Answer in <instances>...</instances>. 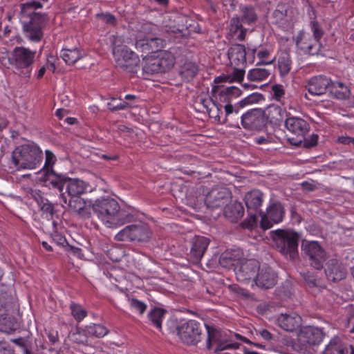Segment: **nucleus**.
<instances>
[{
  "mask_svg": "<svg viewBox=\"0 0 354 354\" xmlns=\"http://www.w3.org/2000/svg\"><path fill=\"white\" fill-rule=\"evenodd\" d=\"M254 281L260 288H271L277 283V274L270 267L263 266L259 268Z\"/></svg>",
  "mask_w": 354,
  "mask_h": 354,
  "instance_id": "nucleus-24",
  "label": "nucleus"
},
{
  "mask_svg": "<svg viewBox=\"0 0 354 354\" xmlns=\"http://www.w3.org/2000/svg\"><path fill=\"white\" fill-rule=\"evenodd\" d=\"M263 99V95L258 93H254L245 97L235 105L227 104L224 106L227 120L232 119L233 113L238 114L239 111L246 106L259 102Z\"/></svg>",
  "mask_w": 354,
  "mask_h": 354,
  "instance_id": "nucleus-23",
  "label": "nucleus"
},
{
  "mask_svg": "<svg viewBox=\"0 0 354 354\" xmlns=\"http://www.w3.org/2000/svg\"><path fill=\"white\" fill-rule=\"evenodd\" d=\"M259 268V262L254 259H250L242 262L235 269L236 279L243 283L248 282L251 279L254 281Z\"/></svg>",
  "mask_w": 354,
  "mask_h": 354,
  "instance_id": "nucleus-20",
  "label": "nucleus"
},
{
  "mask_svg": "<svg viewBox=\"0 0 354 354\" xmlns=\"http://www.w3.org/2000/svg\"><path fill=\"white\" fill-rule=\"evenodd\" d=\"M263 112L266 122L269 121L271 124H279L283 120L287 113L285 109L276 104L269 105L263 110Z\"/></svg>",
  "mask_w": 354,
  "mask_h": 354,
  "instance_id": "nucleus-32",
  "label": "nucleus"
},
{
  "mask_svg": "<svg viewBox=\"0 0 354 354\" xmlns=\"http://www.w3.org/2000/svg\"><path fill=\"white\" fill-rule=\"evenodd\" d=\"M285 214V209L280 202H274L267 208L266 214L261 216V226L264 230L272 227L274 223L282 221Z\"/></svg>",
  "mask_w": 354,
  "mask_h": 354,
  "instance_id": "nucleus-18",
  "label": "nucleus"
},
{
  "mask_svg": "<svg viewBox=\"0 0 354 354\" xmlns=\"http://www.w3.org/2000/svg\"><path fill=\"white\" fill-rule=\"evenodd\" d=\"M12 342L18 345L22 349L24 354H30L26 345L27 341L24 338L19 337L13 339H12Z\"/></svg>",
  "mask_w": 354,
  "mask_h": 354,
  "instance_id": "nucleus-61",
  "label": "nucleus"
},
{
  "mask_svg": "<svg viewBox=\"0 0 354 354\" xmlns=\"http://www.w3.org/2000/svg\"><path fill=\"white\" fill-rule=\"evenodd\" d=\"M302 247L310 264L315 269L321 270L326 259V254L322 247L317 241L307 242Z\"/></svg>",
  "mask_w": 354,
  "mask_h": 354,
  "instance_id": "nucleus-15",
  "label": "nucleus"
},
{
  "mask_svg": "<svg viewBox=\"0 0 354 354\" xmlns=\"http://www.w3.org/2000/svg\"><path fill=\"white\" fill-rule=\"evenodd\" d=\"M286 129L292 135L287 136V140L292 145L300 146L304 136L310 129L309 124L304 119L299 117H289L285 120Z\"/></svg>",
  "mask_w": 354,
  "mask_h": 354,
  "instance_id": "nucleus-10",
  "label": "nucleus"
},
{
  "mask_svg": "<svg viewBox=\"0 0 354 354\" xmlns=\"http://www.w3.org/2000/svg\"><path fill=\"white\" fill-rule=\"evenodd\" d=\"M42 3L39 1L31 0L24 3L21 4V17L28 18L35 15H41L39 12H36L35 10L41 8Z\"/></svg>",
  "mask_w": 354,
  "mask_h": 354,
  "instance_id": "nucleus-38",
  "label": "nucleus"
},
{
  "mask_svg": "<svg viewBox=\"0 0 354 354\" xmlns=\"http://www.w3.org/2000/svg\"><path fill=\"white\" fill-rule=\"evenodd\" d=\"M12 159L18 169H34L41 165L43 153L35 145H23L12 152Z\"/></svg>",
  "mask_w": 354,
  "mask_h": 354,
  "instance_id": "nucleus-3",
  "label": "nucleus"
},
{
  "mask_svg": "<svg viewBox=\"0 0 354 354\" xmlns=\"http://www.w3.org/2000/svg\"><path fill=\"white\" fill-rule=\"evenodd\" d=\"M274 97L276 100L280 101L285 95L283 87L281 84H274L272 86Z\"/></svg>",
  "mask_w": 354,
  "mask_h": 354,
  "instance_id": "nucleus-58",
  "label": "nucleus"
},
{
  "mask_svg": "<svg viewBox=\"0 0 354 354\" xmlns=\"http://www.w3.org/2000/svg\"><path fill=\"white\" fill-rule=\"evenodd\" d=\"M92 209L102 223L109 228H117L127 222L124 214L120 211L119 203L109 196L96 199Z\"/></svg>",
  "mask_w": 354,
  "mask_h": 354,
  "instance_id": "nucleus-1",
  "label": "nucleus"
},
{
  "mask_svg": "<svg viewBox=\"0 0 354 354\" xmlns=\"http://www.w3.org/2000/svg\"><path fill=\"white\" fill-rule=\"evenodd\" d=\"M303 279L310 287H315L317 286V279L315 276L308 272L302 274Z\"/></svg>",
  "mask_w": 354,
  "mask_h": 354,
  "instance_id": "nucleus-60",
  "label": "nucleus"
},
{
  "mask_svg": "<svg viewBox=\"0 0 354 354\" xmlns=\"http://www.w3.org/2000/svg\"><path fill=\"white\" fill-rule=\"evenodd\" d=\"M70 197L71 198L66 203L69 207L80 216L88 218L90 216V212L86 206L84 200L80 196Z\"/></svg>",
  "mask_w": 354,
  "mask_h": 354,
  "instance_id": "nucleus-37",
  "label": "nucleus"
},
{
  "mask_svg": "<svg viewBox=\"0 0 354 354\" xmlns=\"http://www.w3.org/2000/svg\"><path fill=\"white\" fill-rule=\"evenodd\" d=\"M198 66L196 64L189 62L185 63L180 68V75L187 82L191 81L197 74Z\"/></svg>",
  "mask_w": 354,
  "mask_h": 354,
  "instance_id": "nucleus-42",
  "label": "nucleus"
},
{
  "mask_svg": "<svg viewBox=\"0 0 354 354\" xmlns=\"http://www.w3.org/2000/svg\"><path fill=\"white\" fill-rule=\"evenodd\" d=\"M176 332L180 341L187 346H198L205 337L202 324L194 319L178 325Z\"/></svg>",
  "mask_w": 354,
  "mask_h": 354,
  "instance_id": "nucleus-7",
  "label": "nucleus"
},
{
  "mask_svg": "<svg viewBox=\"0 0 354 354\" xmlns=\"http://www.w3.org/2000/svg\"><path fill=\"white\" fill-rule=\"evenodd\" d=\"M337 142L343 145H353L354 146V138L348 136H340L337 138Z\"/></svg>",
  "mask_w": 354,
  "mask_h": 354,
  "instance_id": "nucleus-64",
  "label": "nucleus"
},
{
  "mask_svg": "<svg viewBox=\"0 0 354 354\" xmlns=\"http://www.w3.org/2000/svg\"><path fill=\"white\" fill-rule=\"evenodd\" d=\"M297 48L304 54L309 55H317L321 44L312 35L304 30L299 31L293 38Z\"/></svg>",
  "mask_w": 354,
  "mask_h": 354,
  "instance_id": "nucleus-17",
  "label": "nucleus"
},
{
  "mask_svg": "<svg viewBox=\"0 0 354 354\" xmlns=\"http://www.w3.org/2000/svg\"><path fill=\"white\" fill-rule=\"evenodd\" d=\"M18 327L17 323L13 318L4 317L0 320V330L3 333H10Z\"/></svg>",
  "mask_w": 354,
  "mask_h": 354,
  "instance_id": "nucleus-48",
  "label": "nucleus"
},
{
  "mask_svg": "<svg viewBox=\"0 0 354 354\" xmlns=\"http://www.w3.org/2000/svg\"><path fill=\"white\" fill-rule=\"evenodd\" d=\"M324 333L321 328L311 326L302 328L298 334L299 343L305 347L319 344L323 339Z\"/></svg>",
  "mask_w": 354,
  "mask_h": 354,
  "instance_id": "nucleus-19",
  "label": "nucleus"
},
{
  "mask_svg": "<svg viewBox=\"0 0 354 354\" xmlns=\"http://www.w3.org/2000/svg\"><path fill=\"white\" fill-rule=\"evenodd\" d=\"M232 201V193L226 187L216 186L206 195L205 204L208 208L218 209L225 207Z\"/></svg>",
  "mask_w": 354,
  "mask_h": 354,
  "instance_id": "nucleus-14",
  "label": "nucleus"
},
{
  "mask_svg": "<svg viewBox=\"0 0 354 354\" xmlns=\"http://www.w3.org/2000/svg\"><path fill=\"white\" fill-rule=\"evenodd\" d=\"M247 29L244 28L239 17H233L228 27L227 38L243 41L245 38Z\"/></svg>",
  "mask_w": 354,
  "mask_h": 354,
  "instance_id": "nucleus-33",
  "label": "nucleus"
},
{
  "mask_svg": "<svg viewBox=\"0 0 354 354\" xmlns=\"http://www.w3.org/2000/svg\"><path fill=\"white\" fill-rule=\"evenodd\" d=\"M25 36L32 41H39L43 37L42 28L45 26L46 15H35L28 18H20Z\"/></svg>",
  "mask_w": 354,
  "mask_h": 354,
  "instance_id": "nucleus-11",
  "label": "nucleus"
},
{
  "mask_svg": "<svg viewBox=\"0 0 354 354\" xmlns=\"http://www.w3.org/2000/svg\"><path fill=\"white\" fill-rule=\"evenodd\" d=\"M167 311L160 308H154L147 314L149 321L159 330L162 329V319Z\"/></svg>",
  "mask_w": 354,
  "mask_h": 354,
  "instance_id": "nucleus-40",
  "label": "nucleus"
},
{
  "mask_svg": "<svg viewBox=\"0 0 354 354\" xmlns=\"http://www.w3.org/2000/svg\"><path fill=\"white\" fill-rule=\"evenodd\" d=\"M245 71L234 66V71L230 74L222 75L214 79L215 83L241 82L243 80Z\"/></svg>",
  "mask_w": 354,
  "mask_h": 354,
  "instance_id": "nucleus-39",
  "label": "nucleus"
},
{
  "mask_svg": "<svg viewBox=\"0 0 354 354\" xmlns=\"http://www.w3.org/2000/svg\"><path fill=\"white\" fill-rule=\"evenodd\" d=\"M88 337L86 328H77L75 331L69 333L68 338L65 341V345L68 350L80 349L81 346L88 345Z\"/></svg>",
  "mask_w": 354,
  "mask_h": 354,
  "instance_id": "nucleus-26",
  "label": "nucleus"
},
{
  "mask_svg": "<svg viewBox=\"0 0 354 354\" xmlns=\"http://www.w3.org/2000/svg\"><path fill=\"white\" fill-rule=\"evenodd\" d=\"M0 354H14V351L7 342H0Z\"/></svg>",
  "mask_w": 354,
  "mask_h": 354,
  "instance_id": "nucleus-63",
  "label": "nucleus"
},
{
  "mask_svg": "<svg viewBox=\"0 0 354 354\" xmlns=\"http://www.w3.org/2000/svg\"><path fill=\"white\" fill-rule=\"evenodd\" d=\"M241 93V90L236 86L224 87L223 86H214L212 89V97L218 104V111L225 105L232 104L233 99L239 97Z\"/></svg>",
  "mask_w": 354,
  "mask_h": 354,
  "instance_id": "nucleus-16",
  "label": "nucleus"
},
{
  "mask_svg": "<svg viewBox=\"0 0 354 354\" xmlns=\"http://www.w3.org/2000/svg\"><path fill=\"white\" fill-rule=\"evenodd\" d=\"M207 335L205 336V340L202 344V346L207 350L212 348L213 344H216L217 346L214 349L215 353H218L225 349H238L240 346V344L237 342L228 343L227 342H221V334L220 332L214 326L205 324Z\"/></svg>",
  "mask_w": 354,
  "mask_h": 354,
  "instance_id": "nucleus-13",
  "label": "nucleus"
},
{
  "mask_svg": "<svg viewBox=\"0 0 354 354\" xmlns=\"http://www.w3.org/2000/svg\"><path fill=\"white\" fill-rule=\"evenodd\" d=\"M241 21L250 24L257 19V14L254 9L252 6H244L241 8Z\"/></svg>",
  "mask_w": 354,
  "mask_h": 354,
  "instance_id": "nucleus-47",
  "label": "nucleus"
},
{
  "mask_svg": "<svg viewBox=\"0 0 354 354\" xmlns=\"http://www.w3.org/2000/svg\"><path fill=\"white\" fill-rule=\"evenodd\" d=\"M82 56V54L76 48L73 49H63L61 53V57L64 61L69 65L75 64Z\"/></svg>",
  "mask_w": 354,
  "mask_h": 354,
  "instance_id": "nucleus-44",
  "label": "nucleus"
},
{
  "mask_svg": "<svg viewBox=\"0 0 354 354\" xmlns=\"http://www.w3.org/2000/svg\"><path fill=\"white\" fill-rule=\"evenodd\" d=\"M41 211L48 216H50L51 218L53 217L54 214V205L50 203L47 198L39 205Z\"/></svg>",
  "mask_w": 354,
  "mask_h": 354,
  "instance_id": "nucleus-55",
  "label": "nucleus"
},
{
  "mask_svg": "<svg viewBox=\"0 0 354 354\" xmlns=\"http://www.w3.org/2000/svg\"><path fill=\"white\" fill-rule=\"evenodd\" d=\"M325 272L328 279L334 282L341 281L346 275V268L337 259L328 261Z\"/></svg>",
  "mask_w": 354,
  "mask_h": 354,
  "instance_id": "nucleus-28",
  "label": "nucleus"
},
{
  "mask_svg": "<svg viewBox=\"0 0 354 354\" xmlns=\"http://www.w3.org/2000/svg\"><path fill=\"white\" fill-rule=\"evenodd\" d=\"M116 99L113 98L112 101L109 102L107 104L108 109L112 111H118V110H124L128 108H129L131 106L130 104L122 100L121 99L119 100V102H116Z\"/></svg>",
  "mask_w": 354,
  "mask_h": 354,
  "instance_id": "nucleus-53",
  "label": "nucleus"
},
{
  "mask_svg": "<svg viewBox=\"0 0 354 354\" xmlns=\"http://www.w3.org/2000/svg\"><path fill=\"white\" fill-rule=\"evenodd\" d=\"M270 75L269 70L264 68H255L249 71L248 79L253 82H261L266 80Z\"/></svg>",
  "mask_w": 354,
  "mask_h": 354,
  "instance_id": "nucleus-43",
  "label": "nucleus"
},
{
  "mask_svg": "<svg viewBox=\"0 0 354 354\" xmlns=\"http://www.w3.org/2000/svg\"><path fill=\"white\" fill-rule=\"evenodd\" d=\"M112 51L117 67L130 74L137 72L139 68V57L127 46L122 45V41L118 37L113 38Z\"/></svg>",
  "mask_w": 354,
  "mask_h": 354,
  "instance_id": "nucleus-4",
  "label": "nucleus"
},
{
  "mask_svg": "<svg viewBox=\"0 0 354 354\" xmlns=\"http://www.w3.org/2000/svg\"><path fill=\"white\" fill-rule=\"evenodd\" d=\"M71 315L77 322H80L87 316V311L80 304L72 302L70 304Z\"/></svg>",
  "mask_w": 354,
  "mask_h": 354,
  "instance_id": "nucleus-49",
  "label": "nucleus"
},
{
  "mask_svg": "<svg viewBox=\"0 0 354 354\" xmlns=\"http://www.w3.org/2000/svg\"><path fill=\"white\" fill-rule=\"evenodd\" d=\"M165 41L158 37L147 36L136 42V48L138 51L149 54L158 51L164 45Z\"/></svg>",
  "mask_w": 354,
  "mask_h": 354,
  "instance_id": "nucleus-25",
  "label": "nucleus"
},
{
  "mask_svg": "<svg viewBox=\"0 0 354 354\" xmlns=\"http://www.w3.org/2000/svg\"><path fill=\"white\" fill-rule=\"evenodd\" d=\"M56 160V158L53 153L49 150L46 151V161L44 166V169H46L45 180L46 179V176L48 172L53 171L52 169L53 165L55 164Z\"/></svg>",
  "mask_w": 354,
  "mask_h": 354,
  "instance_id": "nucleus-54",
  "label": "nucleus"
},
{
  "mask_svg": "<svg viewBox=\"0 0 354 354\" xmlns=\"http://www.w3.org/2000/svg\"><path fill=\"white\" fill-rule=\"evenodd\" d=\"M257 214L254 212H248V216L241 223V227L245 229H253L257 223Z\"/></svg>",
  "mask_w": 354,
  "mask_h": 354,
  "instance_id": "nucleus-50",
  "label": "nucleus"
},
{
  "mask_svg": "<svg viewBox=\"0 0 354 354\" xmlns=\"http://www.w3.org/2000/svg\"><path fill=\"white\" fill-rule=\"evenodd\" d=\"M331 82V79L325 75L313 76L308 81L306 88L310 95L319 96L329 91Z\"/></svg>",
  "mask_w": 354,
  "mask_h": 354,
  "instance_id": "nucleus-21",
  "label": "nucleus"
},
{
  "mask_svg": "<svg viewBox=\"0 0 354 354\" xmlns=\"http://www.w3.org/2000/svg\"><path fill=\"white\" fill-rule=\"evenodd\" d=\"M200 101L201 104L206 109L209 114H210L213 107L218 109V104H217L216 102L212 98H201Z\"/></svg>",
  "mask_w": 354,
  "mask_h": 354,
  "instance_id": "nucleus-57",
  "label": "nucleus"
},
{
  "mask_svg": "<svg viewBox=\"0 0 354 354\" xmlns=\"http://www.w3.org/2000/svg\"><path fill=\"white\" fill-rule=\"evenodd\" d=\"M227 55L231 65L235 67L243 66L246 62V51L244 45H232L227 50Z\"/></svg>",
  "mask_w": 354,
  "mask_h": 354,
  "instance_id": "nucleus-30",
  "label": "nucleus"
},
{
  "mask_svg": "<svg viewBox=\"0 0 354 354\" xmlns=\"http://www.w3.org/2000/svg\"><path fill=\"white\" fill-rule=\"evenodd\" d=\"M36 51L20 46L15 47L12 53V64L18 73L24 77H29L32 70Z\"/></svg>",
  "mask_w": 354,
  "mask_h": 354,
  "instance_id": "nucleus-9",
  "label": "nucleus"
},
{
  "mask_svg": "<svg viewBox=\"0 0 354 354\" xmlns=\"http://www.w3.org/2000/svg\"><path fill=\"white\" fill-rule=\"evenodd\" d=\"M240 119L243 128L248 131H260L266 127V119L262 109H250L242 114Z\"/></svg>",
  "mask_w": 354,
  "mask_h": 354,
  "instance_id": "nucleus-12",
  "label": "nucleus"
},
{
  "mask_svg": "<svg viewBox=\"0 0 354 354\" xmlns=\"http://www.w3.org/2000/svg\"><path fill=\"white\" fill-rule=\"evenodd\" d=\"M244 201L248 212H259L263 201V194L259 189H253L245 195Z\"/></svg>",
  "mask_w": 354,
  "mask_h": 354,
  "instance_id": "nucleus-31",
  "label": "nucleus"
},
{
  "mask_svg": "<svg viewBox=\"0 0 354 354\" xmlns=\"http://www.w3.org/2000/svg\"><path fill=\"white\" fill-rule=\"evenodd\" d=\"M175 57L169 51H161L157 56L143 58L142 71L146 75L165 73L171 70L175 64Z\"/></svg>",
  "mask_w": 354,
  "mask_h": 354,
  "instance_id": "nucleus-6",
  "label": "nucleus"
},
{
  "mask_svg": "<svg viewBox=\"0 0 354 354\" xmlns=\"http://www.w3.org/2000/svg\"><path fill=\"white\" fill-rule=\"evenodd\" d=\"M272 233L277 250L287 259H296L298 256L299 234L289 230H277Z\"/></svg>",
  "mask_w": 354,
  "mask_h": 354,
  "instance_id": "nucleus-5",
  "label": "nucleus"
},
{
  "mask_svg": "<svg viewBox=\"0 0 354 354\" xmlns=\"http://www.w3.org/2000/svg\"><path fill=\"white\" fill-rule=\"evenodd\" d=\"M317 141L318 136L317 134H312L308 138L304 136L300 146H303L304 148H310L315 147L317 144Z\"/></svg>",
  "mask_w": 354,
  "mask_h": 354,
  "instance_id": "nucleus-56",
  "label": "nucleus"
},
{
  "mask_svg": "<svg viewBox=\"0 0 354 354\" xmlns=\"http://www.w3.org/2000/svg\"><path fill=\"white\" fill-rule=\"evenodd\" d=\"M270 55V51L266 48L261 49L257 53V57L261 60V64H270L274 62V59L268 61V58Z\"/></svg>",
  "mask_w": 354,
  "mask_h": 354,
  "instance_id": "nucleus-59",
  "label": "nucleus"
},
{
  "mask_svg": "<svg viewBox=\"0 0 354 354\" xmlns=\"http://www.w3.org/2000/svg\"><path fill=\"white\" fill-rule=\"evenodd\" d=\"M328 92L330 96L339 100H347L351 95L348 87L342 82L337 81L331 82Z\"/></svg>",
  "mask_w": 354,
  "mask_h": 354,
  "instance_id": "nucleus-36",
  "label": "nucleus"
},
{
  "mask_svg": "<svg viewBox=\"0 0 354 354\" xmlns=\"http://www.w3.org/2000/svg\"><path fill=\"white\" fill-rule=\"evenodd\" d=\"M244 214V208L241 203L236 201L230 203L224 208L225 216L232 223L237 222Z\"/></svg>",
  "mask_w": 354,
  "mask_h": 354,
  "instance_id": "nucleus-34",
  "label": "nucleus"
},
{
  "mask_svg": "<svg viewBox=\"0 0 354 354\" xmlns=\"http://www.w3.org/2000/svg\"><path fill=\"white\" fill-rule=\"evenodd\" d=\"M324 354H354V348L344 343L339 337H335L326 346Z\"/></svg>",
  "mask_w": 354,
  "mask_h": 354,
  "instance_id": "nucleus-29",
  "label": "nucleus"
},
{
  "mask_svg": "<svg viewBox=\"0 0 354 354\" xmlns=\"http://www.w3.org/2000/svg\"><path fill=\"white\" fill-rule=\"evenodd\" d=\"M292 61L290 55L287 51H282L278 59V68L281 75H287L291 69Z\"/></svg>",
  "mask_w": 354,
  "mask_h": 354,
  "instance_id": "nucleus-41",
  "label": "nucleus"
},
{
  "mask_svg": "<svg viewBox=\"0 0 354 354\" xmlns=\"http://www.w3.org/2000/svg\"><path fill=\"white\" fill-rule=\"evenodd\" d=\"M210 240L205 236H196L191 243V249L189 254V260L194 263H198L203 258Z\"/></svg>",
  "mask_w": 354,
  "mask_h": 354,
  "instance_id": "nucleus-22",
  "label": "nucleus"
},
{
  "mask_svg": "<svg viewBox=\"0 0 354 354\" xmlns=\"http://www.w3.org/2000/svg\"><path fill=\"white\" fill-rule=\"evenodd\" d=\"M171 32L174 34L175 37H189L192 33H197L200 32V27L197 22L187 19L185 20V26L181 28L174 27Z\"/></svg>",
  "mask_w": 354,
  "mask_h": 354,
  "instance_id": "nucleus-35",
  "label": "nucleus"
},
{
  "mask_svg": "<svg viewBox=\"0 0 354 354\" xmlns=\"http://www.w3.org/2000/svg\"><path fill=\"white\" fill-rule=\"evenodd\" d=\"M152 233L149 226L143 223L131 224L124 227L114 236L116 241L145 243L149 241Z\"/></svg>",
  "mask_w": 354,
  "mask_h": 354,
  "instance_id": "nucleus-8",
  "label": "nucleus"
},
{
  "mask_svg": "<svg viewBox=\"0 0 354 354\" xmlns=\"http://www.w3.org/2000/svg\"><path fill=\"white\" fill-rule=\"evenodd\" d=\"M88 335L98 338L103 337L108 334L109 330L103 325L93 324L85 327Z\"/></svg>",
  "mask_w": 354,
  "mask_h": 354,
  "instance_id": "nucleus-46",
  "label": "nucleus"
},
{
  "mask_svg": "<svg viewBox=\"0 0 354 354\" xmlns=\"http://www.w3.org/2000/svg\"><path fill=\"white\" fill-rule=\"evenodd\" d=\"M130 307L139 315H143L147 309V304L135 298L129 299Z\"/></svg>",
  "mask_w": 354,
  "mask_h": 354,
  "instance_id": "nucleus-51",
  "label": "nucleus"
},
{
  "mask_svg": "<svg viewBox=\"0 0 354 354\" xmlns=\"http://www.w3.org/2000/svg\"><path fill=\"white\" fill-rule=\"evenodd\" d=\"M310 26L313 32L312 37L320 43L321 38L324 33L320 24L316 20H313L310 21Z\"/></svg>",
  "mask_w": 354,
  "mask_h": 354,
  "instance_id": "nucleus-52",
  "label": "nucleus"
},
{
  "mask_svg": "<svg viewBox=\"0 0 354 354\" xmlns=\"http://www.w3.org/2000/svg\"><path fill=\"white\" fill-rule=\"evenodd\" d=\"M241 257V252L239 250H234L233 252H223L219 259L220 263L227 267L230 265H234V263L238 261Z\"/></svg>",
  "mask_w": 354,
  "mask_h": 354,
  "instance_id": "nucleus-45",
  "label": "nucleus"
},
{
  "mask_svg": "<svg viewBox=\"0 0 354 354\" xmlns=\"http://www.w3.org/2000/svg\"><path fill=\"white\" fill-rule=\"evenodd\" d=\"M278 326L284 330L293 332L301 325V317L295 313L281 314L277 318Z\"/></svg>",
  "mask_w": 354,
  "mask_h": 354,
  "instance_id": "nucleus-27",
  "label": "nucleus"
},
{
  "mask_svg": "<svg viewBox=\"0 0 354 354\" xmlns=\"http://www.w3.org/2000/svg\"><path fill=\"white\" fill-rule=\"evenodd\" d=\"M46 185L50 188L57 189L64 203H67L65 189L69 196H81L86 193L91 185L88 183L80 178H71L63 174H57L54 171L48 172L46 179Z\"/></svg>",
  "mask_w": 354,
  "mask_h": 354,
  "instance_id": "nucleus-2",
  "label": "nucleus"
},
{
  "mask_svg": "<svg viewBox=\"0 0 354 354\" xmlns=\"http://www.w3.org/2000/svg\"><path fill=\"white\" fill-rule=\"evenodd\" d=\"M30 194L31 196V198H32L37 202L38 205H39L46 199L41 195L40 191L32 190Z\"/></svg>",
  "mask_w": 354,
  "mask_h": 354,
  "instance_id": "nucleus-62",
  "label": "nucleus"
}]
</instances>
